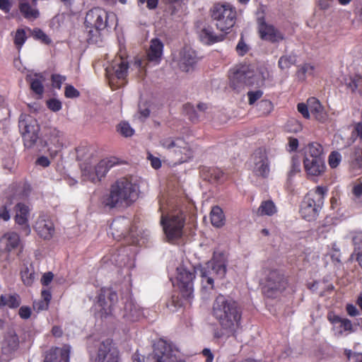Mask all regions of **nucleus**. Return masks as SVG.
I'll return each mask as SVG.
<instances>
[{
  "label": "nucleus",
  "instance_id": "obj_1",
  "mask_svg": "<svg viewBox=\"0 0 362 362\" xmlns=\"http://www.w3.org/2000/svg\"><path fill=\"white\" fill-rule=\"evenodd\" d=\"M212 316L221 328L230 335L236 337L241 327L243 308L238 301L228 295L218 294L212 304Z\"/></svg>",
  "mask_w": 362,
  "mask_h": 362
},
{
  "label": "nucleus",
  "instance_id": "obj_2",
  "mask_svg": "<svg viewBox=\"0 0 362 362\" xmlns=\"http://www.w3.org/2000/svg\"><path fill=\"white\" fill-rule=\"evenodd\" d=\"M139 187L126 177L117 180L111 185L109 194L103 200V204L110 208L117 206L129 207L139 197Z\"/></svg>",
  "mask_w": 362,
  "mask_h": 362
},
{
  "label": "nucleus",
  "instance_id": "obj_3",
  "mask_svg": "<svg viewBox=\"0 0 362 362\" xmlns=\"http://www.w3.org/2000/svg\"><path fill=\"white\" fill-rule=\"evenodd\" d=\"M186 211L182 206L175 204L166 214H162L160 225L169 242L178 240L183 235L186 221Z\"/></svg>",
  "mask_w": 362,
  "mask_h": 362
},
{
  "label": "nucleus",
  "instance_id": "obj_4",
  "mask_svg": "<svg viewBox=\"0 0 362 362\" xmlns=\"http://www.w3.org/2000/svg\"><path fill=\"white\" fill-rule=\"evenodd\" d=\"M327 192V187L317 186L305 194L300 209V213L303 218L310 221L317 218L323 206L325 197Z\"/></svg>",
  "mask_w": 362,
  "mask_h": 362
},
{
  "label": "nucleus",
  "instance_id": "obj_5",
  "mask_svg": "<svg viewBox=\"0 0 362 362\" xmlns=\"http://www.w3.org/2000/svg\"><path fill=\"white\" fill-rule=\"evenodd\" d=\"M210 16L217 29L228 33L235 24L237 12L228 3H215L210 9Z\"/></svg>",
  "mask_w": 362,
  "mask_h": 362
},
{
  "label": "nucleus",
  "instance_id": "obj_6",
  "mask_svg": "<svg viewBox=\"0 0 362 362\" xmlns=\"http://www.w3.org/2000/svg\"><path fill=\"white\" fill-rule=\"evenodd\" d=\"M230 87L239 90L245 86H259V76L255 69L248 64H238L229 71Z\"/></svg>",
  "mask_w": 362,
  "mask_h": 362
},
{
  "label": "nucleus",
  "instance_id": "obj_7",
  "mask_svg": "<svg viewBox=\"0 0 362 362\" xmlns=\"http://www.w3.org/2000/svg\"><path fill=\"white\" fill-rule=\"evenodd\" d=\"M110 15L103 8L95 7L88 11L85 17V24L88 30V43L97 42L100 31L104 30L108 25Z\"/></svg>",
  "mask_w": 362,
  "mask_h": 362
},
{
  "label": "nucleus",
  "instance_id": "obj_8",
  "mask_svg": "<svg viewBox=\"0 0 362 362\" xmlns=\"http://www.w3.org/2000/svg\"><path fill=\"white\" fill-rule=\"evenodd\" d=\"M288 284L287 279L279 271L270 270L262 284V293L268 298H276L286 289Z\"/></svg>",
  "mask_w": 362,
  "mask_h": 362
},
{
  "label": "nucleus",
  "instance_id": "obj_9",
  "mask_svg": "<svg viewBox=\"0 0 362 362\" xmlns=\"http://www.w3.org/2000/svg\"><path fill=\"white\" fill-rule=\"evenodd\" d=\"M248 165L255 176L268 178L270 174V161L267 149L264 147L256 148L249 158Z\"/></svg>",
  "mask_w": 362,
  "mask_h": 362
},
{
  "label": "nucleus",
  "instance_id": "obj_10",
  "mask_svg": "<svg viewBox=\"0 0 362 362\" xmlns=\"http://www.w3.org/2000/svg\"><path fill=\"white\" fill-rule=\"evenodd\" d=\"M18 127L25 147L30 148L34 146L39 139L40 127L37 121L30 115H21L18 121Z\"/></svg>",
  "mask_w": 362,
  "mask_h": 362
},
{
  "label": "nucleus",
  "instance_id": "obj_11",
  "mask_svg": "<svg viewBox=\"0 0 362 362\" xmlns=\"http://www.w3.org/2000/svg\"><path fill=\"white\" fill-rule=\"evenodd\" d=\"M196 278L194 269H188L184 265L177 268L176 284L183 298L192 300L194 293V280Z\"/></svg>",
  "mask_w": 362,
  "mask_h": 362
},
{
  "label": "nucleus",
  "instance_id": "obj_12",
  "mask_svg": "<svg viewBox=\"0 0 362 362\" xmlns=\"http://www.w3.org/2000/svg\"><path fill=\"white\" fill-rule=\"evenodd\" d=\"M111 68L113 73L108 76L109 83L112 89L123 86L128 74L129 62L127 59L119 56L112 62Z\"/></svg>",
  "mask_w": 362,
  "mask_h": 362
},
{
  "label": "nucleus",
  "instance_id": "obj_13",
  "mask_svg": "<svg viewBox=\"0 0 362 362\" xmlns=\"http://www.w3.org/2000/svg\"><path fill=\"white\" fill-rule=\"evenodd\" d=\"M90 362H119V351L113 341L107 339L98 346L96 353L90 355Z\"/></svg>",
  "mask_w": 362,
  "mask_h": 362
},
{
  "label": "nucleus",
  "instance_id": "obj_14",
  "mask_svg": "<svg viewBox=\"0 0 362 362\" xmlns=\"http://www.w3.org/2000/svg\"><path fill=\"white\" fill-rule=\"evenodd\" d=\"M15 211L14 221L18 226L19 231L23 235L28 236L31 232L28 223L30 216L29 207L23 203H18L15 206Z\"/></svg>",
  "mask_w": 362,
  "mask_h": 362
},
{
  "label": "nucleus",
  "instance_id": "obj_15",
  "mask_svg": "<svg viewBox=\"0 0 362 362\" xmlns=\"http://www.w3.org/2000/svg\"><path fill=\"white\" fill-rule=\"evenodd\" d=\"M97 303L105 314L112 312V308L118 301L117 292L111 288L103 287L100 289Z\"/></svg>",
  "mask_w": 362,
  "mask_h": 362
},
{
  "label": "nucleus",
  "instance_id": "obj_16",
  "mask_svg": "<svg viewBox=\"0 0 362 362\" xmlns=\"http://www.w3.org/2000/svg\"><path fill=\"white\" fill-rule=\"evenodd\" d=\"M45 146L49 155L54 157L64 147V134L57 129H52L47 134Z\"/></svg>",
  "mask_w": 362,
  "mask_h": 362
},
{
  "label": "nucleus",
  "instance_id": "obj_17",
  "mask_svg": "<svg viewBox=\"0 0 362 362\" xmlns=\"http://www.w3.org/2000/svg\"><path fill=\"white\" fill-rule=\"evenodd\" d=\"M155 362H186L179 358L165 342L159 343L154 351Z\"/></svg>",
  "mask_w": 362,
  "mask_h": 362
},
{
  "label": "nucleus",
  "instance_id": "obj_18",
  "mask_svg": "<svg viewBox=\"0 0 362 362\" xmlns=\"http://www.w3.org/2000/svg\"><path fill=\"white\" fill-rule=\"evenodd\" d=\"M228 258L224 252H214L213 257L205 267H209L211 273H214L220 279L225 277L227 272Z\"/></svg>",
  "mask_w": 362,
  "mask_h": 362
},
{
  "label": "nucleus",
  "instance_id": "obj_19",
  "mask_svg": "<svg viewBox=\"0 0 362 362\" xmlns=\"http://www.w3.org/2000/svg\"><path fill=\"white\" fill-rule=\"evenodd\" d=\"M303 168L308 177H320L326 170L324 158H303Z\"/></svg>",
  "mask_w": 362,
  "mask_h": 362
},
{
  "label": "nucleus",
  "instance_id": "obj_20",
  "mask_svg": "<svg viewBox=\"0 0 362 362\" xmlns=\"http://www.w3.org/2000/svg\"><path fill=\"white\" fill-rule=\"evenodd\" d=\"M18 9L21 14L28 21L35 20L40 16L36 0H18Z\"/></svg>",
  "mask_w": 362,
  "mask_h": 362
},
{
  "label": "nucleus",
  "instance_id": "obj_21",
  "mask_svg": "<svg viewBox=\"0 0 362 362\" xmlns=\"http://www.w3.org/2000/svg\"><path fill=\"white\" fill-rule=\"evenodd\" d=\"M164 145L168 148H175L174 153L178 156L180 155V157L178 158V160L180 163L186 162L192 156L191 149L187 146V144L181 139L170 141H166Z\"/></svg>",
  "mask_w": 362,
  "mask_h": 362
},
{
  "label": "nucleus",
  "instance_id": "obj_22",
  "mask_svg": "<svg viewBox=\"0 0 362 362\" xmlns=\"http://www.w3.org/2000/svg\"><path fill=\"white\" fill-rule=\"evenodd\" d=\"M261 39L271 42H278L284 39V35L274 26L263 22L259 25Z\"/></svg>",
  "mask_w": 362,
  "mask_h": 362
},
{
  "label": "nucleus",
  "instance_id": "obj_23",
  "mask_svg": "<svg viewBox=\"0 0 362 362\" xmlns=\"http://www.w3.org/2000/svg\"><path fill=\"white\" fill-rule=\"evenodd\" d=\"M21 245L19 235L16 232H7L0 238V250L1 252H10Z\"/></svg>",
  "mask_w": 362,
  "mask_h": 362
},
{
  "label": "nucleus",
  "instance_id": "obj_24",
  "mask_svg": "<svg viewBox=\"0 0 362 362\" xmlns=\"http://www.w3.org/2000/svg\"><path fill=\"white\" fill-rule=\"evenodd\" d=\"M70 347L65 345L62 348H52L45 355L44 362H69Z\"/></svg>",
  "mask_w": 362,
  "mask_h": 362
},
{
  "label": "nucleus",
  "instance_id": "obj_25",
  "mask_svg": "<svg viewBox=\"0 0 362 362\" xmlns=\"http://www.w3.org/2000/svg\"><path fill=\"white\" fill-rule=\"evenodd\" d=\"M327 319L339 335H342L344 332L353 331L352 323L347 318H343L334 314H328Z\"/></svg>",
  "mask_w": 362,
  "mask_h": 362
},
{
  "label": "nucleus",
  "instance_id": "obj_26",
  "mask_svg": "<svg viewBox=\"0 0 362 362\" xmlns=\"http://www.w3.org/2000/svg\"><path fill=\"white\" fill-rule=\"evenodd\" d=\"M163 50V43L158 38H153L151 41L150 47L147 51V59L154 65L159 64Z\"/></svg>",
  "mask_w": 362,
  "mask_h": 362
},
{
  "label": "nucleus",
  "instance_id": "obj_27",
  "mask_svg": "<svg viewBox=\"0 0 362 362\" xmlns=\"http://www.w3.org/2000/svg\"><path fill=\"white\" fill-rule=\"evenodd\" d=\"M26 81L30 84V90L37 96V98H42L45 92L43 83L45 78L44 75L41 73L28 75Z\"/></svg>",
  "mask_w": 362,
  "mask_h": 362
},
{
  "label": "nucleus",
  "instance_id": "obj_28",
  "mask_svg": "<svg viewBox=\"0 0 362 362\" xmlns=\"http://www.w3.org/2000/svg\"><path fill=\"white\" fill-rule=\"evenodd\" d=\"M38 235L44 240H50L54 233V226L52 221L42 218L37 219L35 226Z\"/></svg>",
  "mask_w": 362,
  "mask_h": 362
},
{
  "label": "nucleus",
  "instance_id": "obj_29",
  "mask_svg": "<svg viewBox=\"0 0 362 362\" xmlns=\"http://www.w3.org/2000/svg\"><path fill=\"white\" fill-rule=\"evenodd\" d=\"M307 103H308L310 114H312L316 120L321 123H325L327 120L328 115L319 100L316 98H310Z\"/></svg>",
  "mask_w": 362,
  "mask_h": 362
},
{
  "label": "nucleus",
  "instance_id": "obj_30",
  "mask_svg": "<svg viewBox=\"0 0 362 362\" xmlns=\"http://www.w3.org/2000/svg\"><path fill=\"white\" fill-rule=\"evenodd\" d=\"M200 173L204 180L212 183L221 182L224 178V173L218 168L203 166Z\"/></svg>",
  "mask_w": 362,
  "mask_h": 362
},
{
  "label": "nucleus",
  "instance_id": "obj_31",
  "mask_svg": "<svg viewBox=\"0 0 362 362\" xmlns=\"http://www.w3.org/2000/svg\"><path fill=\"white\" fill-rule=\"evenodd\" d=\"M200 40L206 44H214L223 40V35H216L211 26L204 27L199 33Z\"/></svg>",
  "mask_w": 362,
  "mask_h": 362
},
{
  "label": "nucleus",
  "instance_id": "obj_32",
  "mask_svg": "<svg viewBox=\"0 0 362 362\" xmlns=\"http://www.w3.org/2000/svg\"><path fill=\"white\" fill-rule=\"evenodd\" d=\"M21 298L17 293H6L0 296V308L8 307L15 309L20 306Z\"/></svg>",
  "mask_w": 362,
  "mask_h": 362
},
{
  "label": "nucleus",
  "instance_id": "obj_33",
  "mask_svg": "<svg viewBox=\"0 0 362 362\" xmlns=\"http://www.w3.org/2000/svg\"><path fill=\"white\" fill-rule=\"evenodd\" d=\"M322 154V146L317 142H311L305 147L303 158H323Z\"/></svg>",
  "mask_w": 362,
  "mask_h": 362
},
{
  "label": "nucleus",
  "instance_id": "obj_34",
  "mask_svg": "<svg viewBox=\"0 0 362 362\" xmlns=\"http://www.w3.org/2000/svg\"><path fill=\"white\" fill-rule=\"evenodd\" d=\"M199 272L202 288L206 290H213L214 288V281L211 276L212 273L209 269V267H201Z\"/></svg>",
  "mask_w": 362,
  "mask_h": 362
},
{
  "label": "nucleus",
  "instance_id": "obj_35",
  "mask_svg": "<svg viewBox=\"0 0 362 362\" xmlns=\"http://www.w3.org/2000/svg\"><path fill=\"white\" fill-rule=\"evenodd\" d=\"M346 86L352 93L362 95V75L354 74L350 76L346 82Z\"/></svg>",
  "mask_w": 362,
  "mask_h": 362
},
{
  "label": "nucleus",
  "instance_id": "obj_36",
  "mask_svg": "<svg viewBox=\"0 0 362 362\" xmlns=\"http://www.w3.org/2000/svg\"><path fill=\"white\" fill-rule=\"evenodd\" d=\"M210 218L214 226L216 228L223 226L225 223V216L222 209L218 206L212 207L210 212Z\"/></svg>",
  "mask_w": 362,
  "mask_h": 362
},
{
  "label": "nucleus",
  "instance_id": "obj_37",
  "mask_svg": "<svg viewBox=\"0 0 362 362\" xmlns=\"http://www.w3.org/2000/svg\"><path fill=\"white\" fill-rule=\"evenodd\" d=\"M276 212V205L272 200L262 201L257 209V214L261 216H272Z\"/></svg>",
  "mask_w": 362,
  "mask_h": 362
},
{
  "label": "nucleus",
  "instance_id": "obj_38",
  "mask_svg": "<svg viewBox=\"0 0 362 362\" xmlns=\"http://www.w3.org/2000/svg\"><path fill=\"white\" fill-rule=\"evenodd\" d=\"M354 250L351 258L355 257L362 269V233L356 234L353 238Z\"/></svg>",
  "mask_w": 362,
  "mask_h": 362
},
{
  "label": "nucleus",
  "instance_id": "obj_39",
  "mask_svg": "<svg viewBox=\"0 0 362 362\" xmlns=\"http://www.w3.org/2000/svg\"><path fill=\"white\" fill-rule=\"evenodd\" d=\"M19 346V339L15 332H8L4 341V348L8 351L16 350Z\"/></svg>",
  "mask_w": 362,
  "mask_h": 362
},
{
  "label": "nucleus",
  "instance_id": "obj_40",
  "mask_svg": "<svg viewBox=\"0 0 362 362\" xmlns=\"http://www.w3.org/2000/svg\"><path fill=\"white\" fill-rule=\"evenodd\" d=\"M196 62L197 59L193 52L188 50L183 52L181 59V68L184 71H189V69L192 67Z\"/></svg>",
  "mask_w": 362,
  "mask_h": 362
},
{
  "label": "nucleus",
  "instance_id": "obj_41",
  "mask_svg": "<svg viewBox=\"0 0 362 362\" xmlns=\"http://www.w3.org/2000/svg\"><path fill=\"white\" fill-rule=\"evenodd\" d=\"M27 39L28 36L25 30L18 28L13 36V44L18 52L21 51Z\"/></svg>",
  "mask_w": 362,
  "mask_h": 362
},
{
  "label": "nucleus",
  "instance_id": "obj_42",
  "mask_svg": "<svg viewBox=\"0 0 362 362\" xmlns=\"http://www.w3.org/2000/svg\"><path fill=\"white\" fill-rule=\"evenodd\" d=\"M296 62V56L295 54L281 56L278 62L279 68L281 70L288 69Z\"/></svg>",
  "mask_w": 362,
  "mask_h": 362
},
{
  "label": "nucleus",
  "instance_id": "obj_43",
  "mask_svg": "<svg viewBox=\"0 0 362 362\" xmlns=\"http://www.w3.org/2000/svg\"><path fill=\"white\" fill-rule=\"evenodd\" d=\"M124 310L126 312L125 315L127 317L132 321L137 320L140 315V310L137 309L133 303H129V304H126Z\"/></svg>",
  "mask_w": 362,
  "mask_h": 362
},
{
  "label": "nucleus",
  "instance_id": "obj_44",
  "mask_svg": "<svg viewBox=\"0 0 362 362\" xmlns=\"http://www.w3.org/2000/svg\"><path fill=\"white\" fill-rule=\"evenodd\" d=\"M116 129L117 131L124 137L132 136L134 133V130L127 122H121L117 124Z\"/></svg>",
  "mask_w": 362,
  "mask_h": 362
},
{
  "label": "nucleus",
  "instance_id": "obj_45",
  "mask_svg": "<svg viewBox=\"0 0 362 362\" xmlns=\"http://www.w3.org/2000/svg\"><path fill=\"white\" fill-rule=\"evenodd\" d=\"M257 107L262 115H268L274 109L273 103L269 100H262L257 104Z\"/></svg>",
  "mask_w": 362,
  "mask_h": 362
},
{
  "label": "nucleus",
  "instance_id": "obj_46",
  "mask_svg": "<svg viewBox=\"0 0 362 362\" xmlns=\"http://www.w3.org/2000/svg\"><path fill=\"white\" fill-rule=\"evenodd\" d=\"M189 300V301L190 300L189 299H186V298H183L182 295H181V297H180L179 296L173 295V296H172L171 300L168 303L167 306L170 310L174 311L177 308H181L182 306H183V304H184L183 300Z\"/></svg>",
  "mask_w": 362,
  "mask_h": 362
},
{
  "label": "nucleus",
  "instance_id": "obj_47",
  "mask_svg": "<svg viewBox=\"0 0 362 362\" xmlns=\"http://www.w3.org/2000/svg\"><path fill=\"white\" fill-rule=\"evenodd\" d=\"M315 71V66L310 63H305L303 65L300 66L298 69V76L299 77H303L305 78V76L313 75Z\"/></svg>",
  "mask_w": 362,
  "mask_h": 362
},
{
  "label": "nucleus",
  "instance_id": "obj_48",
  "mask_svg": "<svg viewBox=\"0 0 362 362\" xmlns=\"http://www.w3.org/2000/svg\"><path fill=\"white\" fill-rule=\"evenodd\" d=\"M341 161V155L338 151H332L328 156V164L331 168H337Z\"/></svg>",
  "mask_w": 362,
  "mask_h": 362
},
{
  "label": "nucleus",
  "instance_id": "obj_49",
  "mask_svg": "<svg viewBox=\"0 0 362 362\" xmlns=\"http://www.w3.org/2000/svg\"><path fill=\"white\" fill-rule=\"evenodd\" d=\"M33 36L35 39L40 40L46 45H49L52 42L51 39L40 28L33 29Z\"/></svg>",
  "mask_w": 362,
  "mask_h": 362
},
{
  "label": "nucleus",
  "instance_id": "obj_50",
  "mask_svg": "<svg viewBox=\"0 0 362 362\" xmlns=\"http://www.w3.org/2000/svg\"><path fill=\"white\" fill-rule=\"evenodd\" d=\"M183 110L192 122H197L198 121V115L192 105L189 103L185 104L183 106Z\"/></svg>",
  "mask_w": 362,
  "mask_h": 362
},
{
  "label": "nucleus",
  "instance_id": "obj_51",
  "mask_svg": "<svg viewBox=\"0 0 362 362\" xmlns=\"http://www.w3.org/2000/svg\"><path fill=\"white\" fill-rule=\"evenodd\" d=\"M119 164H120L119 158L116 157H110L101 160L99 162V167H103L105 165V166L107 167V169L110 170V169H111L112 167Z\"/></svg>",
  "mask_w": 362,
  "mask_h": 362
},
{
  "label": "nucleus",
  "instance_id": "obj_52",
  "mask_svg": "<svg viewBox=\"0 0 362 362\" xmlns=\"http://www.w3.org/2000/svg\"><path fill=\"white\" fill-rule=\"evenodd\" d=\"M300 172V162L298 157L293 156L291 160V166L288 172V177H292Z\"/></svg>",
  "mask_w": 362,
  "mask_h": 362
},
{
  "label": "nucleus",
  "instance_id": "obj_53",
  "mask_svg": "<svg viewBox=\"0 0 362 362\" xmlns=\"http://www.w3.org/2000/svg\"><path fill=\"white\" fill-rule=\"evenodd\" d=\"M47 107L52 112H58L62 108V102L56 98H50L46 102Z\"/></svg>",
  "mask_w": 362,
  "mask_h": 362
},
{
  "label": "nucleus",
  "instance_id": "obj_54",
  "mask_svg": "<svg viewBox=\"0 0 362 362\" xmlns=\"http://www.w3.org/2000/svg\"><path fill=\"white\" fill-rule=\"evenodd\" d=\"M109 171L107 167L104 165L103 167H99V163L95 168V173L96 177H93L91 178L92 182H95L96 181H100L101 178L105 177L107 173Z\"/></svg>",
  "mask_w": 362,
  "mask_h": 362
},
{
  "label": "nucleus",
  "instance_id": "obj_55",
  "mask_svg": "<svg viewBox=\"0 0 362 362\" xmlns=\"http://www.w3.org/2000/svg\"><path fill=\"white\" fill-rule=\"evenodd\" d=\"M66 81V76L60 74H52L51 76L52 86L53 88L60 89L62 83Z\"/></svg>",
  "mask_w": 362,
  "mask_h": 362
},
{
  "label": "nucleus",
  "instance_id": "obj_56",
  "mask_svg": "<svg viewBox=\"0 0 362 362\" xmlns=\"http://www.w3.org/2000/svg\"><path fill=\"white\" fill-rule=\"evenodd\" d=\"M235 50L239 56H244L249 51V47L247 45L245 42L243 36L242 35L236 47Z\"/></svg>",
  "mask_w": 362,
  "mask_h": 362
},
{
  "label": "nucleus",
  "instance_id": "obj_57",
  "mask_svg": "<svg viewBox=\"0 0 362 362\" xmlns=\"http://www.w3.org/2000/svg\"><path fill=\"white\" fill-rule=\"evenodd\" d=\"M64 95L67 98H76L80 96V92L72 85H66L64 90Z\"/></svg>",
  "mask_w": 362,
  "mask_h": 362
},
{
  "label": "nucleus",
  "instance_id": "obj_58",
  "mask_svg": "<svg viewBox=\"0 0 362 362\" xmlns=\"http://www.w3.org/2000/svg\"><path fill=\"white\" fill-rule=\"evenodd\" d=\"M21 278L25 285L30 286L33 284L35 279V273L29 272L28 268L21 272Z\"/></svg>",
  "mask_w": 362,
  "mask_h": 362
},
{
  "label": "nucleus",
  "instance_id": "obj_59",
  "mask_svg": "<svg viewBox=\"0 0 362 362\" xmlns=\"http://www.w3.org/2000/svg\"><path fill=\"white\" fill-rule=\"evenodd\" d=\"M263 95V92L260 90L255 91H249L247 93L248 102L250 105H253L257 100Z\"/></svg>",
  "mask_w": 362,
  "mask_h": 362
},
{
  "label": "nucleus",
  "instance_id": "obj_60",
  "mask_svg": "<svg viewBox=\"0 0 362 362\" xmlns=\"http://www.w3.org/2000/svg\"><path fill=\"white\" fill-rule=\"evenodd\" d=\"M297 110L305 119H310V114L308 103L307 105L303 103H298L297 105Z\"/></svg>",
  "mask_w": 362,
  "mask_h": 362
},
{
  "label": "nucleus",
  "instance_id": "obj_61",
  "mask_svg": "<svg viewBox=\"0 0 362 362\" xmlns=\"http://www.w3.org/2000/svg\"><path fill=\"white\" fill-rule=\"evenodd\" d=\"M32 310L29 306L23 305L19 308L18 315L23 320H28L30 317Z\"/></svg>",
  "mask_w": 362,
  "mask_h": 362
},
{
  "label": "nucleus",
  "instance_id": "obj_62",
  "mask_svg": "<svg viewBox=\"0 0 362 362\" xmlns=\"http://www.w3.org/2000/svg\"><path fill=\"white\" fill-rule=\"evenodd\" d=\"M49 305V303L45 301L44 300H40L38 301H35L33 303V308L37 313L42 311V310H48Z\"/></svg>",
  "mask_w": 362,
  "mask_h": 362
},
{
  "label": "nucleus",
  "instance_id": "obj_63",
  "mask_svg": "<svg viewBox=\"0 0 362 362\" xmlns=\"http://www.w3.org/2000/svg\"><path fill=\"white\" fill-rule=\"evenodd\" d=\"M351 192L356 199H360L362 197V182L358 180L353 185Z\"/></svg>",
  "mask_w": 362,
  "mask_h": 362
},
{
  "label": "nucleus",
  "instance_id": "obj_64",
  "mask_svg": "<svg viewBox=\"0 0 362 362\" xmlns=\"http://www.w3.org/2000/svg\"><path fill=\"white\" fill-rule=\"evenodd\" d=\"M354 158L358 165L362 168V147L358 146L355 148Z\"/></svg>",
  "mask_w": 362,
  "mask_h": 362
}]
</instances>
